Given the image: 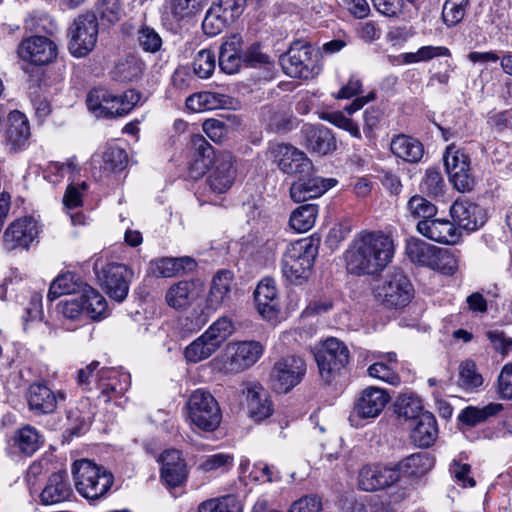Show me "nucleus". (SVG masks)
Masks as SVG:
<instances>
[{
	"label": "nucleus",
	"mask_w": 512,
	"mask_h": 512,
	"mask_svg": "<svg viewBox=\"0 0 512 512\" xmlns=\"http://www.w3.org/2000/svg\"><path fill=\"white\" fill-rule=\"evenodd\" d=\"M198 296L193 282L180 281L171 286L165 296L167 304L174 309H182L189 306Z\"/></svg>",
	"instance_id": "obj_36"
},
{
	"label": "nucleus",
	"mask_w": 512,
	"mask_h": 512,
	"mask_svg": "<svg viewBox=\"0 0 512 512\" xmlns=\"http://www.w3.org/2000/svg\"><path fill=\"white\" fill-rule=\"evenodd\" d=\"M304 133L305 145L313 152L325 155L336 148L335 139L327 128L308 126Z\"/></svg>",
	"instance_id": "obj_34"
},
{
	"label": "nucleus",
	"mask_w": 512,
	"mask_h": 512,
	"mask_svg": "<svg viewBox=\"0 0 512 512\" xmlns=\"http://www.w3.org/2000/svg\"><path fill=\"white\" fill-rule=\"evenodd\" d=\"M243 39L233 34L222 43L219 51V67L226 74L237 73L243 63L241 47Z\"/></svg>",
	"instance_id": "obj_28"
},
{
	"label": "nucleus",
	"mask_w": 512,
	"mask_h": 512,
	"mask_svg": "<svg viewBox=\"0 0 512 512\" xmlns=\"http://www.w3.org/2000/svg\"><path fill=\"white\" fill-rule=\"evenodd\" d=\"M72 489L65 471L52 474L40 494L44 505H52L64 502L72 495Z\"/></svg>",
	"instance_id": "obj_29"
},
{
	"label": "nucleus",
	"mask_w": 512,
	"mask_h": 512,
	"mask_svg": "<svg viewBox=\"0 0 512 512\" xmlns=\"http://www.w3.org/2000/svg\"><path fill=\"white\" fill-rule=\"evenodd\" d=\"M199 6V0H169L168 4L171 14L177 21L196 12Z\"/></svg>",
	"instance_id": "obj_60"
},
{
	"label": "nucleus",
	"mask_w": 512,
	"mask_h": 512,
	"mask_svg": "<svg viewBox=\"0 0 512 512\" xmlns=\"http://www.w3.org/2000/svg\"><path fill=\"white\" fill-rule=\"evenodd\" d=\"M140 99V93L134 89L127 90L118 96L105 88H94L88 93L86 104L89 111L96 117L112 119L128 114Z\"/></svg>",
	"instance_id": "obj_3"
},
{
	"label": "nucleus",
	"mask_w": 512,
	"mask_h": 512,
	"mask_svg": "<svg viewBox=\"0 0 512 512\" xmlns=\"http://www.w3.org/2000/svg\"><path fill=\"white\" fill-rule=\"evenodd\" d=\"M306 371V363L302 357H282L274 363L270 372L271 385L275 391L287 393L302 381Z\"/></svg>",
	"instance_id": "obj_11"
},
{
	"label": "nucleus",
	"mask_w": 512,
	"mask_h": 512,
	"mask_svg": "<svg viewBox=\"0 0 512 512\" xmlns=\"http://www.w3.org/2000/svg\"><path fill=\"white\" fill-rule=\"evenodd\" d=\"M335 179H323L317 176H299V179L292 183L290 196L294 202H304L324 194L336 184Z\"/></svg>",
	"instance_id": "obj_21"
},
{
	"label": "nucleus",
	"mask_w": 512,
	"mask_h": 512,
	"mask_svg": "<svg viewBox=\"0 0 512 512\" xmlns=\"http://www.w3.org/2000/svg\"><path fill=\"white\" fill-rule=\"evenodd\" d=\"M458 385L465 390H473L483 383L482 376L476 371L473 361L467 360L460 364Z\"/></svg>",
	"instance_id": "obj_51"
},
{
	"label": "nucleus",
	"mask_w": 512,
	"mask_h": 512,
	"mask_svg": "<svg viewBox=\"0 0 512 512\" xmlns=\"http://www.w3.org/2000/svg\"><path fill=\"white\" fill-rule=\"evenodd\" d=\"M233 273L228 270H220L213 277L207 298V305L213 310L227 304L231 300L234 288Z\"/></svg>",
	"instance_id": "obj_24"
},
{
	"label": "nucleus",
	"mask_w": 512,
	"mask_h": 512,
	"mask_svg": "<svg viewBox=\"0 0 512 512\" xmlns=\"http://www.w3.org/2000/svg\"><path fill=\"white\" fill-rule=\"evenodd\" d=\"M450 213L454 222L466 231H475L486 222L484 209L468 200H456L450 208Z\"/></svg>",
	"instance_id": "obj_20"
},
{
	"label": "nucleus",
	"mask_w": 512,
	"mask_h": 512,
	"mask_svg": "<svg viewBox=\"0 0 512 512\" xmlns=\"http://www.w3.org/2000/svg\"><path fill=\"white\" fill-rule=\"evenodd\" d=\"M434 466V459L427 452L415 453L405 458L398 468L408 476L419 477Z\"/></svg>",
	"instance_id": "obj_42"
},
{
	"label": "nucleus",
	"mask_w": 512,
	"mask_h": 512,
	"mask_svg": "<svg viewBox=\"0 0 512 512\" xmlns=\"http://www.w3.org/2000/svg\"><path fill=\"white\" fill-rule=\"evenodd\" d=\"M429 268L452 275L458 269V260L448 249L436 247Z\"/></svg>",
	"instance_id": "obj_49"
},
{
	"label": "nucleus",
	"mask_w": 512,
	"mask_h": 512,
	"mask_svg": "<svg viewBox=\"0 0 512 512\" xmlns=\"http://www.w3.org/2000/svg\"><path fill=\"white\" fill-rule=\"evenodd\" d=\"M192 66L196 76L201 79L209 78L216 66L214 53L209 49L200 50L195 56Z\"/></svg>",
	"instance_id": "obj_53"
},
{
	"label": "nucleus",
	"mask_w": 512,
	"mask_h": 512,
	"mask_svg": "<svg viewBox=\"0 0 512 512\" xmlns=\"http://www.w3.org/2000/svg\"><path fill=\"white\" fill-rule=\"evenodd\" d=\"M213 165L207 179L209 188L216 194L225 193L231 188L236 177L234 158L230 152H220Z\"/></svg>",
	"instance_id": "obj_19"
},
{
	"label": "nucleus",
	"mask_w": 512,
	"mask_h": 512,
	"mask_svg": "<svg viewBox=\"0 0 512 512\" xmlns=\"http://www.w3.org/2000/svg\"><path fill=\"white\" fill-rule=\"evenodd\" d=\"M118 371L112 368H102L98 372V388L101 390V394L106 397L105 401L109 402L111 395H122L126 389L127 384L122 385L118 382Z\"/></svg>",
	"instance_id": "obj_44"
},
{
	"label": "nucleus",
	"mask_w": 512,
	"mask_h": 512,
	"mask_svg": "<svg viewBox=\"0 0 512 512\" xmlns=\"http://www.w3.org/2000/svg\"><path fill=\"white\" fill-rule=\"evenodd\" d=\"M321 379L332 383L349 362V350L344 342L331 337L326 339L315 353Z\"/></svg>",
	"instance_id": "obj_7"
},
{
	"label": "nucleus",
	"mask_w": 512,
	"mask_h": 512,
	"mask_svg": "<svg viewBox=\"0 0 512 512\" xmlns=\"http://www.w3.org/2000/svg\"><path fill=\"white\" fill-rule=\"evenodd\" d=\"M390 149L396 157L409 163L419 162L424 153L421 142L404 134L397 135L392 139Z\"/></svg>",
	"instance_id": "obj_33"
},
{
	"label": "nucleus",
	"mask_w": 512,
	"mask_h": 512,
	"mask_svg": "<svg viewBox=\"0 0 512 512\" xmlns=\"http://www.w3.org/2000/svg\"><path fill=\"white\" fill-rule=\"evenodd\" d=\"M254 299L258 312L265 319L272 320L278 311L277 289L275 281L270 278L263 279L254 291Z\"/></svg>",
	"instance_id": "obj_25"
},
{
	"label": "nucleus",
	"mask_w": 512,
	"mask_h": 512,
	"mask_svg": "<svg viewBox=\"0 0 512 512\" xmlns=\"http://www.w3.org/2000/svg\"><path fill=\"white\" fill-rule=\"evenodd\" d=\"M59 308L63 316L67 319L78 320L83 315H86L80 294L69 300L61 301Z\"/></svg>",
	"instance_id": "obj_63"
},
{
	"label": "nucleus",
	"mask_w": 512,
	"mask_h": 512,
	"mask_svg": "<svg viewBox=\"0 0 512 512\" xmlns=\"http://www.w3.org/2000/svg\"><path fill=\"white\" fill-rule=\"evenodd\" d=\"M437 436V422L432 413L425 411L412 422L411 439L417 446L428 448L435 442Z\"/></svg>",
	"instance_id": "obj_31"
},
{
	"label": "nucleus",
	"mask_w": 512,
	"mask_h": 512,
	"mask_svg": "<svg viewBox=\"0 0 512 512\" xmlns=\"http://www.w3.org/2000/svg\"><path fill=\"white\" fill-rule=\"evenodd\" d=\"M444 187L445 183L441 172L435 168L427 169L420 184L421 191L429 196L437 197L443 193Z\"/></svg>",
	"instance_id": "obj_55"
},
{
	"label": "nucleus",
	"mask_w": 512,
	"mask_h": 512,
	"mask_svg": "<svg viewBox=\"0 0 512 512\" xmlns=\"http://www.w3.org/2000/svg\"><path fill=\"white\" fill-rule=\"evenodd\" d=\"M218 348L204 334L190 343L184 350L189 363H198L209 358Z\"/></svg>",
	"instance_id": "obj_47"
},
{
	"label": "nucleus",
	"mask_w": 512,
	"mask_h": 512,
	"mask_svg": "<svg viewBox=\"0 0 512 512\" xmlns=\"http://www.w3.org/2000/svg\"><path fill=\"white\" fill-rule=\"evenodd\" d=\"M65 394L61 391L54 393L44 384L34 383L27 392V402L31 411L36 414H48L55 411L58 400L63 401Z\"/></svg>",
	"instance_id": "obj_22"
},
{
	"label": "nucleus",
	"mask_w": 512,
	"mask_h": 512,
	"mask_svg": "<svg viewBox=\"0 0 512 512\" xmlns=\"http://www.w3.org/2000/svg\"><path fill=\"white\" fill-rule=\"evenodd\" d=\"M30 126L27 117L15 110L8 115V128L6 130V142L13 150L23 148L30 137Z\"/></svg>",
	"instance_id": "obj_30"
},
{
	"label": "nucleus",
	"mask_w": 512,
	"mask_h": 512,
	"mask_svg": "<svg viewBox=\"0 0 512 512\" xmlns=\"http://www.w3.org/2000/svg\"><path fill=\"white\" fill-rule=\"evenodd\" d=\"M375 298L387 308L405 307L414 296L408 277L399 269L389 272L374 291Z\"/></svg>",
	"instance_id": "obj_8"
},
{
	"label": "nucleus",
	"mask_w": 512,
	"mask_h": 512,
	"mask_svg": "<svg viewBox=\"0 0 512 512\" xmlns=\"http://www.w3.org/2000/svg\"><path fill=\"white\" fill-rule=\"evenodd\" d=\"M97 277L110 298L122 302L129 292L133 271L121 263H108L101 270L95 265Z\"/></svg>",
	"instance_id": "obj_13"
},
{
	"label": "nucleus",
	"mask_w": 512,
	"mask_h": 512,
	"mask_svg": "<svg viewBox=\"0 0 512 512\" xmlns=\"http://www.w3.org/2000/svg\"><path fill=\"white\" fill-rule=\"evenodd\" d=\"M324 118L333 125L349 132L353 137L361 138L358 125L352 119L346 117L343 112L336 111L327 113Z\"/></svg>",
	"instance_id": "obj_61"
},
{
	"label": "nucleus",
	"mask_w": 512,
	"mask_h": 512,
	"mask_svg": "<svg viewBox=\"0 0 512 512\" xmlns=\"http://www.w3.org/2000/svg\"><path fill=\"white\" fill-rule=\"evenodd\" d=\"M249 416L260 422L271 416L273 409L268 393L259 383H251L246 388Z\"/></svg>",
	"instance_id": "obj_26"
},
{
	"label": "nucleus",
	"mask_w": 512,
	"mask_h": 512,
	"mask_svg": "<svg viewBox=\"0 0 512 512\" xmlns=\"http://www.w3.org/2000/svg\"><path fill=\"white\" fill-rule=\"evenodd\" d=\"M80 297L83 302L85 314L93 320L105 316L107 303L105 298L89 285H82Z\"/></svg>",
	"instance_id": "obj_38"
},
{
	"label": "nucleus",
	"mask_w": 512,
	"mask_h": 512,
	"mask_svg": "<svg viewBox=\"0 0 512 512\" xmlns=\"http://www.w3.org/2000/svg\"><path fill=\"white\" fill-rule=\"evenodd\" d=\"M198 512H241V508L235 498L223 497L202 502Z\"/></svg>",
	"instance_id": "obj_56"
},
{
	"label": "nucleus",
	"mask_w": 512,
	"mask_h": 512,
	"mask_svg": "<svg viewBox=\"0 0 512 512\" xmlns=\"http://www.w3.org/2000/svg\"><path fill=\"white\" fill-rule=\"evenodd\" d=\"M408 211L414 218L431 219L437 213L436 206L420 195L412 196L407 203Z\"/></svg>",
	"instance_id": "obj_54"
},
{
	"label": "nucleus",
	"mask_w": 512,
	"mask_h": 512,
	"mask_svg": "<svg viewBox=\"0 0 512 512\" xmlns=\"http://www.w3.org/2000/svg\"><path fill=\"white\" fill-rule=\"evenodd\" d=\"M191 146L194 151L190 172L194 177L203 175L214 163L218 154L215 153L209 142L199 134L191 137Z\"/></svg>",
	"instance_id": "obj_27"
},
{
	"label": "nucleus",
	"mask_w": 512,
	"mask_h": 512,
	"mask_svg": "<svg viewBox=\"0 0 512 512\" xmlns=\"http://www.w3.org/2000/svg\"><path fill=\"white\" fill-rule=\"evenodd\" d=\"M469 0H446L442 9V19L448 27L460 23L467 10Z\"/></svg>",
	"instance_id": "obj_50"
},
{
	"label": "nucleus",
	"mask_w": 512,
	"mask_h": 512,
	"mask_svg": "<svg viewBox=\"0 0 512 512\" xmlns=\"http://www.w3.org/2000/svg\"><path fill=\"white\" fill-rule=\"evenodd\" d=\"M139 46L149 53H156L162 47V38L155 29L144 26L138 31Z\"/></svg>",
	"instance_id": "obj_58"
},
{
	"label": "nucleus",
	"mask_w": 512,
	"mask_h": 512,
	"mask_svg": "<svg viewBox=\"0 0 512 512\" xmlns=\"http://www.w3.org/2000/svg\"><path fill=\"white\" fill-rule=\"evenodd\" d=\"M231 101V98L224 94L202 92L189 96L186 104L192 110L201 111L226 108L231 104Z\"/></svg>",
	"instance_id": "obj_37"
},
{
	"label": "nucleus",
	"mask_w": 512,
	"mask_h": 512,
	"mask_svg": "<svg viewBox=\"0 0 512 512\" xmlns=\"http://www.w3.org/2000/svg\"><path fill=\"white\" fill-rule=\"evenodd\" d=\"M82 285L85 283L78 281L72 273H66L58 276L50 285L48 298L53 301L65 294H80Z\"/></svg>",
	"instance_id": "obj_43"
},
{
	"label": "nucleus",
	"mask_w": 512,
	"mask_h": 512,
	"mask_svg": "<svg viewBox=\"0 0 512 512\" xmlns=\"http://www.w3.org/2000/svg\"><path fill=\"white\" fill-rule=\"evenodd\" d=\"M37 222L31 217H24L11 223L4 232L3 242L7 250L18 247L28 248L38 236Z\"/></svg>",
	"instance_id": "obj_18"
},
{
	"label": "nucleus",
	"mask_w": 512,
	"mask_h": 512,
	"mask_svg": "<svg viewBox=\"0 0 512 512\" xmlns=\"http://www.w3.org/2000/svg\"><path fill=\"white\" fill-rule=\"evenodd\" d=\"M232 332V322L223 317L215 321L203 334L219 349Z\"/></svg>",
	"instance_id": "obj_52"
},
{
	"label": "nucleus",
	"mask_w": 512,
	"mask_h": 512,
	"mask_svg": "<svg viewBox=\"0 0 512 512\" xmlns=\"http://www.w3.org/2000/svg\"><path fill=\"white\" fill-rule=\"evenodd\" d=\"M502 409L503 406L499 403H490L481 408L468 406L458 415V420L469 427H474L497 415Z\"/></svg>",
	"instance_id": "obj_40"
},
{
	"label": "nucleus",
	"mask_w": 512,
	"mask_h": 512,
	"mask_svg": "<svg viewBox=\"0 0 512 512\" xmlns=\"http://www.w3.org/2000/svg\"><path fill=\"white\" fill-rule=\"evenodd\" d=\"M444 164L449 180L459 192H469L475 185L469 156L454 145L447 147Z\"/></svg>",
	"instance_id": "obj_12"
},
{
	"label": "nucleus",
	"mask_w": 512,
	"mask_h": 512,
	"mask_svg": "<svg viewBox=\"0 0 512 512\" xmlns=\"http://www.w3.org/2000/svg\"><path fill=\"white\" fill-rule=\"evenodd\" d=\"M395 412L399 417L412 422L424 413L420 398L411 393H404L398 396L395 402Z\"/></svg>",
	"instance_id": "obj_45"
},
{
	"label": "nucleus",
	"mask_w": 512,
	"mask_h": 512,
	"mask_svg": "<svg viewBox=\"0 0 512 512\" xmlns=\"http://www.w3.org/2000/svg\"><path fill=\"white\" fill-rule=\"evenodd\" d=\"M318 213L316 204H305L298 207L290 216V226L297 232H306L315 224Z\"/></svg>",
	"instance_id": "obj_46"
},
{
	"label": "nucleus",
	"mask_w": 512,
	"mask_h": 512,
	"mask_svg": "<svg viewBox=\"0 0 512 512\" xmlns=\"http://www.w3.org/2000/svg\"><path fill=\"white\" fill-rule=\"evenodd\" d=\"M128 157L124 149L109 145L102 154L101 169L105 173L120 172L127 165Z\"/></svg>",
	"instance_id": "obj_48"
},
{
	"label": "nucleus",
	"mask_w": 512,
	"mask_h": 512,
	"mask_svg": "<svg viewBox=\"0 0 512 512\" xmlns=\"http://www.w3.org/2000/svg\"><path fill=\"white\" fill-rule=\"evenodd\" d=\"M71 36L69 51L76 57H84L90 53L97 42L98 21L94 13L79 15L69 28Z\"/></svg>",
	"instance_id": "obj_10"
},
{
	"label": "nucleus",
	"mask_w": 512,
	"mask_h": 512,
	"mask_svg": "<svg viewBox=\"0 0 512 512\" xmlns=\"http://www.w3.org/2000/svg\"><path fill=\"white\" fill-rule=\"evenodd\" d=\"M292 111L284 103L265 106L261 110V120L273 132H284L291 128Z\"/></svg>",
	"instance_id": "obj_32"
},
{
	"label": "nucleus",
	"mask_w": 512,
	"mask_h": 512,
	"mask_svg": "<svg viewBox=\"0 0 512 512\" xmlns=\"http://www.w3.org/2000/svg\"><path fill=\"white\" fill-rule=\"evenodd\" d=\"M321 510V499L315 495H307L296 500L288 512H320Z\"/></svg>",
	"instance_id": "obj_64"
},
{
	"label": "nucleus",
	"mask_w": 512,
	"mask_h": 512,
	"mask_svg": "<svg viewBox=\"0 0 512 512\" xmlns=\"http://www.w3.org/2000/svg\"><path fill=\"white\" fill-rule=\"evenodd\" d=\"M262 346L255 341L229 344L225 351L214 358L215 369L225 374L239 373L254 365L262 354Z\"/></svg>",
	"instance_id": "obj_5"
},
{
	"label": "nucleus",
	"mask_w": 512,
	"mask_h": 512,
	"mask_svg": "<svg viewBox=\"0 0 512 512\" xmlns=\"http://www.w3.org/2000/svg\"><path fill=\"white\" fill-rule=\"evenodd\" d=\"M400 479L398 467L380 464L363 466L358 474V486L361 490L372 492L392 486Z\"/></svg>",
	"instance_id": "obj_16"
},
{
	"label": "nucleus",
	"mask_w": 512,
	"mask_h": 512,
	"mask_svg": "<svg viewBox=\"0 0 512 512\" xmlns=\"http://www.w3.org/2000/svg\"><path fill=\"white\" fill-rule=\"evenodd\" d=\"M317 256V247L310 240L290 243L281 260L283 276L292 284L305 283L310 275Z\"/></svg>",
	"instance_id": "obj_2"
},
{
	"label": "nucleus",
	"mask_w": 512,
	"mask_h": 512,
	"mask_svg": "<svg viewBox=\"0 0 512 512\" xmlns=\"http://www.w3.org/2000/svg\"><path fill=\"white\" fill-rule=\"evenodd\" d=\"M368 374L376 379L382 380L392 385L399 383L400 379L393 369L383 361H378L368 368Z\"/></svg>",
	"instance_id": "obj_62"
},
{
	"label": "nucleus",
	"mask_w": 512,
	"mask_h": 512,
	"mask_svg": "<svg viewBox=\"0 0 512 512\" xmlns=\"http://www.w3.org/2000/svg\"><path fill=\"white\" fill-rule=\"evenodd\" d=\"M436 246L425 241L411 237L406 241V255L414 264L427 266L431 263Z\"/></svg>",
	"instance_id": "obj_41"
},
{
	"label": "nucleus",
	"mask_w": 512,
	"mask_h": 512,
	"mask_svg": "<svg viewBox=\"0 0 512 512\" xmlns=\"http://www.w3.org/2000/svg\"><path fill=\"white\" fill-rule=\"evenodd\" d=\"M417 231L435 242L444 244H455L460 237L454 223L434 217L420 220L417 223Z\"/></svg>",
	"instance_id": "obj_23"
},
{
	"label": "nucleus",
	"mask_w": 512,
	"mask_h": 512,
	"mask_svg": "<svg viewBox=\"0 0 512 512\" xmlns=\"http://www.w3.org/2000/svg\"><path fill=\"white\" fill-rule=\"evenodd\" d=\"M179 263L177 258L168 257L151 261V273L158 277H173L181 272Z\"/></svg>",
	"instance_id": "obj_59"
},
{
	"label": "nucleus",
	"mask_w": 512,
	"mask_h": 512,
	"mask_svg": "<svg viewBox=\"0 0 512 512\" xmlns=\"http://www.w3.org/2000/svg\"><path fill=\"white\" fill-rule=\"evenodd\" d=\"M43 439L36 428L26 425L15 431L13 444L25 455H32L42 445Z\"/></svg>",
	"instance_id": "obj_39"
},
{
	"label": "nucleus",
	"mask_w": 512,
	"mask_h": 512,
	"mask_svg": "<svg viewBox=\"0 0 512 512\" xmlns=\"http://www.w3.org/2000/svg\"><path fill=\"white\" fill-rule=\"evenodd\" d=\"M73 475L77 491L90 500L104 496L113 484L112 474L88 459L73 464Z\"/></svg>",
	"instance_id": "obj_4"
},
{
	"label": "nucleus",
	"mask_w": 512,
	"mask_h": 512,
	"mask_svg": "<svg viewBox=\"0 0 512 512\" xmlns=\"http://www.w3.org/2000/svg\"><path fill=\"white\" fill-rule=\"evenodd\" d=\"M19 57L34 65H45L57 56V47L53 41L44 36H31L18 46Z\"/></svg>",
	"instance_id": "obj_17"
},
{
	"label": "nucleus",
	"mask_w": 512,
	"mask_h": 512,
	"mask_svg": "<svg viewBox=\"0 0 512 512\" xmlns=\"http://www.w3.org/2000/svg\"><path fill=\"white\" fill-rule=\"evenodd\" d=\"M394 245L390 237L380 232L357 236L345 252L346 269L350 274L374 275L392 260Z\"/></svg>",
	"instance_id": "obj_1"
},
{
	"label": "nucleus",
	"mask_w": 512,
	"mask_h": 512,
	"mask_svg": "<svg viewBox=\"0 0 512 512\" xmlns=\"http://www.w3.org/2000/svg\"><path fill=\"white\" fill-rule=\"evenodd\" d=\"M390 401V395L382 388L369 386L363 389L355 400L349 416L352 425L358 426L357 420L377 418Z\"/></svg>",
	"instance_id": "obj_14"
},
{
	"label": "nucleus",
	"mask_w": 512,
	"mask_h": 512,
	"mask_svg": "<svg viewBox=\"0 0 512 512\" xmlns=\"http://www.w3.org/2000/svg\"><path fill=\"white\" fill-rule=\"evenodd\" d=\"M188 418L197 428L206 431H215L222 420V414L214 396L203 389L195 390L187 401Z\"/></svg>",
	"instance_id": "obj_6"
},
{
	"label": "nucleus",
	"mask_w": 512,
	"mask_h": 512,
	"mask_svg": "<svg viewBox=\"0 0 512 512\" xmlns=\"http://www.w3.org/2000/svg\"><path fill=\"white\" fill-rule=\"evenodd\" d=\"M97 10L100 18L109 24L118 22L124 15L121 0H100Z\"/></svg>",
	"instance_id": "obj_57"
},
{
	"label": "nucleus",
	"mask_w": 512,
	"mask_h": 512,
	"mask_svg": "<svg viewBox=\"0 0 512 512\" xmlns=\"http://www.w3.org/2000/svg\"><path fill=\"white\" fill-rule=\"evenodd\" d=\"M145 69L146 65L141 58L129 55L117 62L113 70V78L121 82L138 81L143 76Z\"/></svg>",
	"instance_id": "obj_35"
},
{
	"label": "nucleus",
	"mask_w": 512,
	"mask_h": 512,
	"mask_svg": "<svg viewBox=\"0 0 512 512\" xmlns=\"http://www.w3.org/2000/svg\"><path fill=\"white\" fill-rule=\"evenodd\" d=\"M283 71L292 78H313L320 71L310 44L296 41L280 57Z\"/></svg>",
	"instance_id": "obj_9"
},
{
	"label": "nucleus",
	"mask_w": 512,
	"mask_h": 512,
	"mask_svg": "<svg viewBox=\"0 0 512 512\" xmlns=\"http://www.w3.org/2000/svg\"><path fill=\"white\" fill-rule=\"evenodd\" d=\"M273 154L279 169L289 175L308 176L313 169L312 162L296 147L289 144H277Z\"/></svg>",
	"instance_id": "obj_15"
}]
</instances>
